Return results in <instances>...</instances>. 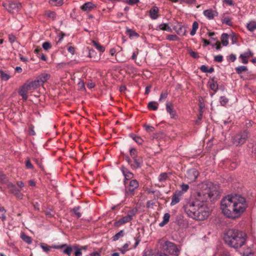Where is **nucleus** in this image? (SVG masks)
<instances>
[{"instance_id":"1","label":"nucleus","mask_w":256,"mask_h":256,"mask_svg":"<svg viewBox=\"0 0 256 256\" xmlns=\"http://www.w3.org/2000/svg\"><path fill=\"white\" fill-rule=\"evenodd\" d=\"M248 207L246 200L240 195H228L221 201L220 209L227 218L236 219L240 218Z\"/></svg>"},{"instance_id":"2","label":"nucleus","mask_w":256,"mask_h":256,"mask_svg":"<svg viewBox=\"0 0 256 256\" xmlns=\"http://www.w3.org/2000/svg\"><path fill=\"white\" fill-rule=\"evenodd\" d=\"M186 212L188 215L194 219L203 220L210 214V210L204 201L196 200L186 206Z\"/></svg>"},{"instance_id":"3","label":"nucleus","mask_w":256,"mask_h":256,"mask_svg":"<svg viewBox=\"0 0 256 256\" xmlns=\"http://www.w3.org/2000/svg\"><path fill=\"white\" fill-rule=\"evenodd\" d=\"M224 240L230 246L240 248L246 243V234L238 230L229 229L224 234Z\"/></svg>"},{"instance_id":"4","label":"nucleus","mask_w":256,"mask_h":256,"mask_svg":"<svg viewBox=\"0 0 256 256\" xmlns=\"http://www.w3.org/2000/svg\"><path fill=\"white\" fill-rule=\"evenodd\" d=\"M164 248L170 254L178 256L179 254L180 250L174 243L170 242H166L163 246Z\"/></svg>"},{"instance_id":"5","label":"nucleus","mask_w":256,"mask_h":256,"mask_svg":"<svg viewBox=\"0 0 256 256\" xmlns=\"http://www.w3.org/2000/svg\"><path fill=\"white\" fill-rule=\"evenodd\" d=\"M136 210L135 209L130 210L128 212L126 216H123L119 220L115 222L114 226H119L130 222L132 219V218L136 214Z\"/></svg>"},{"instance_id":"6","label":"nucleus","mask_w":256,"mask_h":256,"mask_svg":"<svg viewBox=\"0 0 256 256\" xmlns=\"http://www.w3.org/2000/svg\"><path fill=\"white\" fill-rule=\"evenodd\" d=\"M32 91L33 90L29 84V83L26 82L23 85L20 87L18 94L22 97L23 100L26 101L28 98V93Z\"/></svg>"},{"instance_id":"7","label":"nucleus","mask_w":256,"mask_h":256,"mask_svg":"<svg viewBox=\"0 0 256 256\" xmlns=\"http://www.w3.org/2000/svg\"><path fill=\"white\" fill-rule=\"evenodd\" d=\"M138 183L135 180H132L126 189V196H132L134 195V190L138 188Z\"/></svg>"},{"instance_id":"8","label":"nucleus","mask_w":256,"mask_h":256,"mask_svg":"<svg viewBox=\"0 0 256 256\" xmlns=\"http://www.w3.org/2000/svg\"><path fill=\"white\" fill-rule=\"evenodd\" d=\"M248 138V133L246 132H243L238 134L233 139V142L236 145L243 144Z\"/></svg>"},{"instance_id":"9","label":"nucleus","mask_w":256,"mask_h":256,"mask_svg":"<svg viewBox=\"0 0 256 256\" xmlns=\"http://www.w3.org/2000/svg\"><path fill=\"white\" fill-rule=\"evenodd\" d=\"M21 7L20 3L18 2H10L6 8L10 13H16L18 12V10Z\"/></svg>"},{"instance_id":"10","label":"nucleus","mask_w":256,"mask_h":256,"mask_svg":"<svg viewBox=\"0 0 256 256\" xmlns=\"http://www.w3.org/2000/svg\"><path fill=\"white\" fill-rule=\"evenodd\" d=\"M198 175V172L196 169H190L187 172L186 178L190 182H194Z\"/></svg>"},{"instance_id":"11","label":"nucleus","mask_w":256,"mask_h":256,"mask_svg":"<svg viewBox=\"0 0 256 256\" xmlns=\"http://www.w3.org/2000/svg\"><path fill=\"white\" fill-rule=\"evenodd\" d=\"M253 55V52L250 50H248L246 52L240 54L239 58L242 64H246L248 62V58L252 57Z\"/></svg>"},{"instance_id":"12","label":"nucleus","mask_w":256,"mask_h":256,"mask_svg":"<svg viewBox=\"0 0 256 256\" xmlns=\"http://www.w3.org/2000/svg\"><path fill=\"white\" fill-rule=\"evenodd\" d=\"M183 194V192L180 190L176 191L172 198V202L170 203L171 206H174L178 203L180 201L181 196Z\"/></svg>"},{"instance_id":"13","label":"nucleus","mask_w":256,"mask_h":256,"mask_svg":"<svg viewBox=\"0 0 256 256\" xmlns=\"http://www.w3.org/2000/svg\"><path fill=\"white\" fill-rule=\"evenodd\" d=\"M203 14L208 20H212L218 16V12L216 10L212 9L204 10Z\"/></svg>"},{"instance_id":"14","label":"nucleus","mask_w":256,"mask_h":256,"mask_svg":"<svg viewBox=\"0 0 256 256\" xmlns=\"http://www.w3.org/2000/svg\"><path fill=\"white\" fill-rule=\"evenodd\" d=\"M166 110L167 112L170 114V116L172 118L176 119L178 117L176 112L174 110L172 106L169 104V103L166 104Z\"/></svg>"},{"instance_id":"15","label":"nucleus","mask_w":256,"mask_h":256,"mask_svg":"<svg viewBox=\"0 0 256 256\" xmlns=\"http://www.w3.org/2000/svg\"><path fill=\"white\" fill-rule=\"evenodd\" d=\"M11 78L10 72L8 71L0 70V78L3 81H8Z\"/></svg>"},{"instance_id":"16","label":"nucleus","mask_w":256,"mask_h":256,"mask_svg":"<svg viewBox=\"0 0 256 256\" xmlns=\"http://www.w3.org/2000/svg\"><path fill=\"white\" fill-rule=\"evenodd\" d=\"M159 10L156 6H153L150 10V16L152 20H156L158 18Z\"/></svg>"},{"instance_id":"17","label":"nucleus","mask_w":256,"mask_h":256,"mask_svg":"<svg viewBox=\"0 0 256 256\" xmlns=\"http://www.w3.org/2000/svg\"><path fill=\"white\" fill-rule=\"evenodd\" d=\"M94 7V4L90 2H86L84 4L80 6L82 10L84 12H89Z\"/></svg>"},{"instance_id":"18","label":"nucleus","mask_w":256,"mask_h":256,"mask_svg":"<svg viewBox=\"0 0 256 256\" xmlns=\"http://www.w3.org/2000/svg\"><path fill=\"white\" fill-rule=\"evenodd\" d=\"M156 30H165L168 32H172V29L171 28L168 26L167 24H161L159 25H158L156 26Z\"/></svg>"},{"instance_id":"19","label":"nucleus","mask_w":256,"mask_h":256,"mask_svg":"<svg viewBox=\"0 0 256 256\" xmlns=\"http://www.w3.org/2000/svg\"><path fill=\"white\" fill-rule=\"evenodd\" d=\"M50 78V76L48 74H42L36 78L38 80L42 86L45 82Z\"/></svg>"},{"instance_id":"20","label":"nucleus","mask_w":256,"mask_h":256,"mask_svg":"<svg viewBox=\"0 0 256 256\" xmlns=\"http://www.w3.org/2000/svg\"><path fill=\"white\" fill-rule=\"evenodd\" d=\"M122 171L124 176L126 180H128L132 178L133 174L126 168L122 167Z\"/></svg>"},{"instance_id":"21","label":"nucleus","mask_w":256,"mask_h":256,"mask_svg":"<svg viewBox=\"0 0 256 256\" xmlns=\"http://www.w3.org/2000/svg\"><path fill=\"white\" fill-rule=\"evenodd\" d=\"M27 82L28 83H29V84L30 85V87L32 88L33 90L36 89L40 86H42V84H40V82L37 78H36V80H35L34 81Z\"/></svg>"},{"instance_id":"22","label":"nucleus","mask_w":256,"mask_h":256,"mask_svg":"<svg viewBox=\"0 0 256 256\" xmlns=\"http://www.w3.org/2000/svg\"><path fill=\"white\" fill-rule=\"evenodd\" d=\"M27 82L28 83H29V84L30 85V87L32 88L33 90L36 89L40 86H42V84H40V82L37 78H36V80H35L34 81Z\"/></svg>"},{"instance_id":"23","label":"nucleus","mask_w":256,"mask_h":256,"mask_svg":"<svg viewBox=\"0 0 256 256\" xmlns=\"http://www.w3.org/2000/svg\"><path fill=\"white\" fill-rule=\"evenodd\" d=\"M27 82L28 83H29V84L30 85V87L32 88L33 90L36 89L40 86H42V84H40V82L37 78H36V80H35L34 81Z\"/></svg>"},{"instance_id":"24","label":"nucleus","mask_w":256,"mask_h":256,"mask_svg":"<svg viewBox=\"0 0 256 256\" xmlns=\"http://www.w3.org/2000/svg\"><path fill=\"white\" fill-rule=\"evenodd\" d=\"M246 28L250 32H254L256 30V22L250 21L246 24Z\"/></svg>"},{"instance_id":"25","label":"nucleus","mask_w":256,"mask_h":256,"mask_svg":"<svg viewBox=\"0 0 256 256\" xmlns=\"http://www.w3.org/2000/svg\"><path fill=\"white\" fill-rule=\"evenodd\" d=\"M228 34H223L221 36V42L223 46H226L228 44Z\"/></svg>"},{"instance_id":"26","label":"nucleus","mask_w":256,"mask_h":256,"mask_svg":"<svg viewBox=\"0 0 256 256\" xmlns=\"http://www.w3.org/2000/svg\"><path fill=\"white\" fill-rule=\"evenodd\" d=\"M93 46L100 52H103L105 50L104 46L100 45L98 42L95 40H92Z\"/></svg>"},{"instance_id":"27","label":"nucleus","mask_w":256,"mask_h":256,"mask_svg":"<svg viewBox=\"0 0 256 256\" xmlns=\"http://www.w3.org/2000/svg\"><path fill=\"white\" fill-rule=\"evenodd\" d=\"M169 175H170L169 173H167V172L162 173L161 174H160L159 175L158 178L159 182H164L165 180H166L168 179Z\"/></svg>"},{"instance_id":"28","label":"nucleus","mask_w":256,"mask_h":256,"mask_svg":"<svg viewBox=\"0 0 256 256\" xmlns=\"http://www.w3.org/2000/svg\"><path fill=\"white\" fill-rule=\"evenodd\" d=\"M130 136L132 140H134L138 144H142L144 142V140L142 139V138L138 136H136L135 134H131Z\"/></svg>"},{"instance_id":"29","label":"nucleus","mask_w":256,"mask_h":256,"mask_svg":"<svg viewBox=\"0 0 256 256\" xmlns=\"http://www.w3.org/2000/svg\"><path fill=\"white\" fill-rule=\"evenodd\" d=\"M158 103L156 102H150L148 104V108L154 110H156L158 108Z\"/></svg>"},{"instance_id":"30","label":"nucleus","mask_w":256,"mask_h":256,"mask_svg":"<svg viewBox=\"0 0 256 256\" xmlns=\"http://www.w3.org/2000/svg\"><path fill=\"white\" fill-rule=\"evenodd\" d=\"M192 27V30L190 32V34L191 36H194L198 28V24L196 22H194Z\"/></svg>"},{"instance_id":"31","label":"nucleus","mask_w":256,"mask_h":256,"mask_svg":"<svg viewBox=\"0 0 256 256\" xmlns=\"http://www.w3.org/2000/svg\"><path fill=\"white\" fill-rule=\"evenodd\" d=\"M50 4L54 6H60L64 4L63 0H50Z\"/></svg>"},{"instance_id":"32","label":"nucleus","mask_w":256,"mask_h":256,"mask_svg":"<svg viewBox=\"0 0 256 256\" xmlns=\"http://www.w3.org/2000/svg\"><path fill=\"white\" fill-rule=\"evenodd\" d=\"M20 238L24 242L27 244H30L32 243V238L30 236H26L24 234H22L20 235Z\"/></svg>"},{"instance_id":"33","label":"nucleus","mask_w":256,"mask_h":256,"mask_svg":"<svg viewBox=\"0 0 256 256\" xmlns=\"http://www.w3.org/2000/svg\"><path fill=\"white\" fill-rule=\"evenodd\" d=\"M209 86L210 88L214 91H216L218 88V85L216 82L212 80V82H209Z\"/></svg>"},{"instance_id":"34","label":"nucleus","mask_w":256,"mask_h":256,"mask_svg":"<svg viewBox=\"0 0 256 256\" xmlns=\"http://www.w3.org/2000/svg\"><path fill=\"white\" fill-rule=\"evenodd\" d=\"M235 70L238 74H240L242 72L246 71L247 70V68L244 66H240L236 67Z\"/></svg>"},{"instance_id":"35","label":"nucleus","mask_w":256,"mask_h":256,"mask_svg":"<svg viewBox=\"0 0 256 256\" xmlns=\"http://www.w3.org/2000/svg\"><path fill=\"white\" fill-rule=\"evenodd\" d=\"M11 192L13 194H14L15 195H16L18 198H22V195L20 193V190L17 189L16 188H14V189H11Z\"/></svg>"},{"instance_id":"36","label":"nucleus","mask_w":256,"mask_h":256,"mask_svg":"<svg viewBox=\"0 0 256 256\" xmlns=\"http://www.w3.org/2000/svg\"><path fill=\"white\" fill-rule=\"evenodd\" d=\"M127 32L130 38H133L134 37H138L139 36L138 33L132 30H128Z\"/></svg>"},{"instance_id":"37","label":"nucleus","mask_w":256,"mask_h":256,"mask_svg":"<svg viewBox=\"0 0 256 256\" xmlns=\"http://www.w3.org/2000/svg\"><path fill=\"white\" fill-rule=\"evenodd\" d=\"M134 159V164H132L134 168H140L141 166L142 161L140 160H137L135 158Z\"/></svg>"},{"instance_id":"38","label":"nucleus","mask_w":256,"mask_h":256,"mask_svg":"<svg viewBox=\"0 0 256 256\" xmlns=\"http://www.w3.org/2000/svg\"><path fill=\"white\" fill-rule=\"evenodd\" d=\"M124 236V231L120 230L117 234H116L113 237V240L116 241L118 240L120 238L123 236Z\"/></svg>"},{"instance_id":"39","label":"nucleus","mask_w":256,"mask_h":256,"mask_svg":"<svg viewBox=\"0 0 256 256\" xmlns=\"http://www.w3.org/2000/svg\"><path fill=\"white\" fill-rule=\"evenodd\" d=\"M130 242H126L124 246L120 248V250L122 254H124L126 251L128 250V246H130Z\"/></svg>"},{"instance_id":"40","label":"nucleus","mask_w":256,"mask_h":256,"mask_svg":"<svg viewBox=\"0 0 256 256\" xmlns=\"http://www.w3.org/2000/svg\"><path fill=\"white\" fill-rule=\"evenodd\" d=\"M208 197L210 198H212L214 196H218V191L216 190H210V192H208Z\"/></svg>"},{"instance_id":"41","label":"nucleus","mask_w":256,"mask_h":256,"mask_svg":"<svg viewBox=\"0 0 256 256\" xmlns=\"http://www.w3.org/2000/svg\"><path fill=\"white\" fill-rule=\"evenodd\" d=\"M40 246L41 248L43 250L46 252H48L50 251V247L46 244L42 243L40 244Z\"/></svg>"},{"instance_id":"42","label":"nucleus","mask_w":256,"mask_h":256,"mask_svg":"<svg viewBox=\"0 0 256 256\" xmlns=\"http://www.w3.org/2000/svg\"><path fill=\"white\" fill-rule=\"evenodd\" d=\"M243 256H254V255L251 249H248L244 252Z\"/></svg>"},{"instance_id":"43","label":"nucleus","mask_w":256,"mask_h":256,"mask_svg":"<svg viewBox=\"0 0 256 256\" xmlns=\"http://www.w3.org/2000/svg\"><path fill=\"white\" fill-rule=\"evenodd\" d=\"M228 99L225 96H220V102L222 106H225L228 102Z\"/></svg>"},{"instance_id":"44","label":"nucleus","mask_w":256,"mask_h":256,"mask_svg":"<svg viewBox=\"0 0 256 256\" xmlns=\"http://www.w3.org/2000/svg\"><path fill=\"white\" fill-rule=\"evenodd\" d=\"M42 46L44 50H46L51 48L52 45L49 42H46L43 43Z\"/></svg>"},{"instance_id":"45","label":"nucleus","mask_w":256,"mask_h":256,"mask_svg":"<svg viewBox=\"0 0 256 256\" xmlns=\"http://www.w3.org/2000/svg\"><path fill=\"white\" fill-rule=\"evenodd\" d=\"M196 0H180V4H195Z\"/></svg>"},{"instance_id":"46","label":"nucleus","mask_w":256,"mask_h":256,"mask_svg":"<svg viewBox=\"0 0 256 256\" xmlns=\"http://www.w3.org/2000/svg\"><path fill=\"white\" fill-rule=\"evenodd\" d=\"M166 40H178V38L175 34H171L166 36Z\"/></svg>"},{"instance_id":"47","label":"nucleus","mask_w":256,"mask_h":256,"mask_svg":"<svg viewBox=\"0 0 256 256\" xmlns=\"http://www.w3.org/2000/svg\"><path fill=\"white\" fill-rule=\"evenodd\" d=\"M73 211L78 218H79L81 216V214L79 212V207L74 208L73 209Z\"/></svg>"},{"instance_id":"48","label":"nucleus","mask_w":256,"mask_h":256,"mask_svg":"<svg viewBox=\"0 0 256 256\" xmlns=\"http://www.w3.org/2000/svg\"><path fill=\"white\" fill-rule=\"evenodd\" d=\"M78 88L81 90H85L84 83L83 81L80 80L78 83Z\"/></svg>"},{"instance_id":"49","label":"nucleus","mask_w":256,"mask_h":256,"mask_svg":"<svg viewBox=\"0 0 256 256\" xmlns=\"http://www.w3.org/2000/svg\"><path fill=\"white\" fill-rule=\"evenodd\" d=\"M180 188L182 190V192H186L188 191V190L189 188V186L188 184H181Z\"/></svg>"},{"instance_id":"50","label":"nucleus","mask_w":256,"mask_h":256,"mask_svg":"<svg viewBox=\"0 0 256 256\" xmlns=\"http://www.w3.org/2000/svg\"><path fill=\"white\" fill-rule=\"evenodd\" d=\"M222 23L226 24L228 26H230L232 22L228 18H224L222 20Z\"/></svg>"},{"instance_id":"51","label":"nucleus","mask_w":256,"mask_h":256,"mask_svg":"<svg viewBox=\"0 0 256 256\" xmlns=\"http://www.w3.org/2000/svg\"><path fill=\"white\" fill-rule=\"evenodd\" d=\"M214 60L218 62H220L223 60V56L222 55H217L214 56Z\"/></svg>"},{"instance_id":"52","label":"nucleus","mask_w":256,"mask_h":256,"mask_svg":"<svg viewBox=\"0 0 256 256\" xmlns=\"http://www.w3.org/2000/svg\"><path fill=\"white\" fill-rule=\"evenodd\" d=\"M8 40L11 44H12L13 42H14L16 41V38L14 35H13L12 34H9L8 36Z\"/></svg>"},{"instance_id":"53","label":"nucleus","mask_w":256,"mask_h":256,"mask_svg":"<svg viewBox=\"0 0 256 256\" xmlns=\"http://www.w3.org/2000/svg\"><path fill=\"white\" fill-rule=\"evenodd\" d=\"M186 33V30L184 28L182 27H180L179 30L177 31V34L179 35H184Z\"/></svg>"},{"instance_id":"54","label":"nucleus","mask_w":256,"mask_h":256,"mask_svg":"<svg viewBox=\"0 0 256 256\" xmlns=\"http://www.w3.org/2000/svg\"><path fill=\"white\" fill-rule=\"evenodd\" d=\"M72 252V248L70 246H68L64 251V253L70 256Z\"/></svg>"},{"instance_id":"55","label":"nucleus","mask_w":256,"mask_h":256,"mask_svg":"<svg viewBox=\"0 0 256 256\" xmlns=\"http://www.w3.org/2000/svg\"><path fill=\"white\" fill-rule=\"evenodd\" d=\"M222 2L224 4L230 6H233L234 5L233 0H222Z\"/></svg>"},{"instance_id":"56","label":"nucleus","mask_w":256,"mask_h":256,"mask_svg":"<svg viewBox=\"0 0 256 256\" xmlns=\"http://www.w3.org/2000/svg\"><path fill=\"white\" fill-rule=\"evenodd\" d=\"M46 14L48 17H49L52 19L56 17V14L53 12H46Z\"/></svg>"},{"instance_id":"57","label":"nucleus","mask_w":256,"mask_h":256,"mask_svg":"<svg viewBox=\"0 0 256 256\" xmlns=\"http://www.w3.org/2000/svg\"><path fill=\"white\" fill-rule=\"evenodd\" d=\"M139 2V0H127L126 2L128 3L130 5H133L137 4Z\"/></svg>"},{"instance_id":"58","label":"nucleus","mask_w":256,"mask_h":256,"mask_svg":"<svg viewBox=\"0 0 256 256\" xmlns=\"http://www.w3.org/2000/svg\"><path fill=\"white\" fill-rule=\"evenodd\" d=\"M144 127L145 128L146 130L148 132H153L154 129L153 126L148 125H145Z\"/></svg>"},{"instance_id":"59","label":"nucleus","mask_w":256,"mask_h":256,"mask_svg":"<svg viewBox=\"0 0 256 256\" xmlns=\"http://www.w3.org/2000/svg\"><path fill=\"white\" fill-rule=\"evenodd\" d=\"M170 217V216L168 214H165L163 218V220H164L165 222L167 223L169 221Z\"/></svg>"},{"instance_id":"60","label":"nucleus","mask_w":256,"mask_h":256,"mask_svg":"<svg viewBox=\"0 0 256 256\" xmlns=\"http://www.w3.org/2000/svg\"><path fill=\"white\" fill-rule=\"evenodd\" d=\"M136 150L135 148H131L130 150V154L134 158H135Z\"/></svg>"},{"instance_id":"61","label":"nucleus","mask_w":256,"mask_h":256,"mask_svg":"<svg viewBox=\"0 0 256 256\" xmlns=\"http://www.w3.org/2000/svg\"><path fill=\"white\" fill-rule=\"evenodd\" d=\"M138 54V50H136L132 52V58L134 60H136Z\"/></svg>"},{"instance_id":"62","label":"nucleus","mask_w":256,"mask_h":256,"mask_svg":"<svg viewBox=\"0 0 256 256\" xmlns=\"http://www.w3.org/2000/svg\"><path fill=\"white\" fill-rule=\"evenodd\" d=\"M26 166L27 168L32 169L33 168L32 164H31L29 160H28L26 163Z\"/></svg>"},{"instance_id":"63","label":"nucleus","mask_w":256,"mask_h":256,"mask_svg":"<svg viewBox=\"0 0 256 256\" xmlns=\"http://www.w3.org/2000/svg\"><path fill=\"white\" fill-rule=\"evenodd\" d=\"M189 53L191 56H192L195 58H196L198 57V54L194 51H190V52Z\"/></svg>"},{"instance_id":"64","label":"nucleus","mask_w":256,"mask_h":256,"mask_svg":"<svg viewBox=\"0 0 256 256\" xmlns=\"http://www.w3.org/2000/svg\"><path fill=\"white\" fill-rule=\"evenodd\" d=\"M90 256H101V251L93 252L90 254Z\"/></svg>"}]
</instances>
